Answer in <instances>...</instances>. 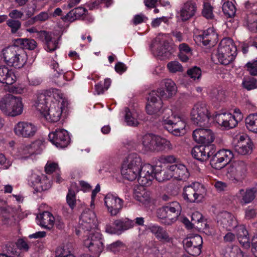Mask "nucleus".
<instances>
[{
    "instance_id": "f257e3e1",
    "label": "nucleus",
    "mask_w": 257,
    "mask_h": 257,
    "mask_svg": "<svg viewBox=\"0 0 257 257\" xmlns=\"http://www.w3.org/2000/svg\"><path fill=\"white\" fill-rule=\"evenodd\" d=\"M2 57L8 66L17 68H22L27 61L25 52L14 43L13 45L3 49Z\"/></svg>"
},
{
    "instance_id": "f03ea898",
    "label": "nucleus",
    "mask_w": 257,
    "mask_h": 257,
    "mask_svg": "<svg viewBox=\"0 0 257 257\" xmlns=\"http://www.w3.org/2000/svg\"><path fill=\"white\" fill-rule=\"evenodd\" d=\"M162 118V125L169 133L176 136L184 135L186 123L181 120L180 116L173 113L170 109L166 108Z\"/></svg>"
},
{
    "instance_id": "7ed1b4c3",
    "label": "nucleus",
    "mask_w": 257,
    "mask_h": 257,
    "mask_svg": "<svg viewBox=\"0 0 257 257\" xmlns=\"http://www.w3.org/2000/svg\"><path fill=\"white\" fill-rule=\"evenodd\" d=\"M0 109L9 116L15 117L21 114L23 111L22 98L10 94L6 95L0 100Z\"/></svg>"
},
{
    "instance_id": "20e7f679",
    "label": "nucleus",
    "mask_w": 257,
    "mask_h": 257,
    "mask_svg": "<svg viewBox=\"0 0 257 257\" xmlns=\"http://www.w3.org/2000/svg\"><path fill=\"white\" fill-rule=\"evenodd\" d=\"M236 52V47L232 40L225 38L220 42L216 56L219 63L226 65L234 59L237 54Z\"/></svg>"
},
{
    "instance_id": "39448f33",
    "label": "nucleus",
    "mask_w": 257,
    "mask_h": 257,
    "mask_svg": "<svg viewBox=\"0 0 257 257\" xmlns=\"http://www.w3.org/2000/svg\"><path fill=\"white\" fill-rule=\"evenodd\" d=\"M181 206L177 201L166 204L157 211V216L160 219H165V224H172L177 218L181 212Z\"/></svg>"
},
{
    "instance_id": "423d86ee",
    "label": "nucleus",
    "mask_w": 257,
    "mask_h": 257,
    "mask_svg": "<svg viewBox=\"0 0 257 257\" xmlns=\"http://www.w3.org/2000/svg\"><path fill=\"white\" fill-rule=\"evenodd\" d=\"M183 198L190 203L202 202L206 195V189L203 185L195 182L183 189Z\"/></svg>"
},
{
    "instance_id": "0eeeda50",
    "label": "nucleus",
    "mask_w": 257,
    "mask_h": 257,
    "mask_svg": "<svg viewBox=\"0 0 257 257\" xmlns=\"http://www.w3.org/2000/svg\"><path fill=\"white\" fill-rule=\"evenodd\" d=\"M247 173V164L243 161H237L227 169L226 176L233 183L241 182Z\"/></svg>"
},
{
    "instance_id": "6e6552de",
    "label": "nucleus",
    "mask_w": 257,
    "mask_h": 257,
    "mask_svg": "<svg viewBox=\"0 0 257 257\" xmlns=\"http://www.w3.org/2000/svg\"><path fill=\"white\" fill-rule=\"evenodd\" d=\"M191 117L194 124L200 126L207 124L209 115L206 104L201 102L196 104L192 109Z\"/></svg>"
},
{
    "instance_id": "1a4fd4ad",
    "label": "nucleus",
    "mask_w": 257,
    "mask_h": 257,
    "mask_svg": "<svg viewBox=\"0 0 257 257\" xmlns=\"http://www.w3.org/2000/svg\"><path fill=\"white\" fill-rule=\"evenodd\" d=\"M236 117L230 113H222L216 114L214 116V120L221 126L226 130L232 128L236 126L239 120L242 118V114L239 112L237 113Z\"/></svg>"
},
{
    "instance_id": "9d476101",
    "label": "nucleus",
    "mask_w": 257,
    "mask_h": 257,
    "mask_svg": "<svg viewBox=\"0 0 257 257\" xmlns=\"http://www.w3.org/2000/svg\"><path fill=\"white\" fill-rule=\"evenodd\" d=\"M134 221L127 218H121L114 221L112 225H106L105 231L110 234L119 235L134 226Z\"/></svg>"
},
{
    "instance_id": "9b49d317",
    "label": "nucleus",
    "mask_w": 257,
    "mask_h": 257,
    "mask_svg": "<svg viewBox=\"0 0 257 257\" xmlns=\"http://www.w3.org/2000/svg\"><path fill=\"white\" fill-rule=\"evenodd\" d=\"M233 157V154L230 150H220L213 155L210 165L212 168L220 170L229 163Z\"/></svg>"
},
{
    "instance_id": "f8f14e48",
    "label": "nucleus",
    "mask_w": 257,
    "mask_h": 257,
    "mask_svg": "<svg viewBox=\"0 0 257 257\" xmlns=\"http://www.w3.org/2000/svg\"><path fill=\"white\" fill-rule=\"evenodd\" d=\"M50 142L57 148H64L70 143V137L68 132L64 128H56L49 134Z\"/></svg>"
},
{
    "instance_id": "ddd939ff",
    "label": "nucleus",
    "mask_w": 257,
    "mask_h": 257,
    "mask_svg": "<svg viewBox=\"0 0 257 257\" xmlns=\"http://www.w3.org/2000/svg\"><path fill=\"white\" fill-rule=\"evenodd\" d=\"M161 97L156 92V91H152L148 97V103L146 106V111L150 115H160L163 112L165 113V109L162 110L163 102Z\"/></svg>"
},
{
    "instance_id": "4468645a",
    "label": "nucleus",
    "mask_w": 257,
    "mask_h": 257,
    "mask_svg": "<svg viewBox=\"0 0 257 257\" xmlns=\"http://www.w3.org/2000/svg\"><path fill=\"white\" fill-rule=\"evenodd\" d=\"M101 235L98 232H87L84 239V245L93 254H99L103 250V243L100 240Z\"/></svg>"
},
{
    "instance_id": "2eb2a0df",
    "label": "nucleus",
    "mask_w": 257,
    "mask_h": 257,
    "mask_svg": "<svg viewBox=\"0 0 257 257\" xmlns=\"http://www.w3.org/2000/svg\"><path fill=\"white\" fill-rule=\"evenodd\" d=\"M96 215L95 213L89 209H85L81 213L79 221V230L85 231H91V229L95 226Z\"/></svg>"
},
{
    "instance_id": "dca6fc26",
    "label": "nucleus",
    "mask_w": 257,
    "mask_h": 257,
    "mask_svg": "<svg viewBox=\"0 0 257 257\" xmlns=\"http://www.w3.org/2000/svg\"><path fill=\"white\" fill-rule=\"evenodd\" d=\"M15 134L18 137L31 138L37 131V127L32 123L28 121H19L13 129Z\"/></svg>"
},
{
    "instance_id": "f3484780",
    "label": "nucleus",
    "mask_w": 257,
    "mask_h": 257,
    "mask_svg": "<svg viewBox=\"0 0 257 257\" xmlns=\"http://www.w3.org/2000/svg\"><path fill=\"white\" fill-rule=\"evenodd\" d=\"M183 246L186 251L192 256H197L201 253L203 243L202 238L199 235H196L183 240Z\"/></svg>"
},
{
    "instance_id": "a211bd4d",
    "label": "nucleus",
    "mask_w": 257,
    "mask_h": 257,
    "mask_svg": "<svg viewBox=\"0 0 257 257\" xmlns=\"http://www.w3.org/2000/svg\"><path fill=\"white\" fill-rule=\"evenodd\" d=\"M104 201L108 212L112 216L116 215L120 211L123 206V200L110 193H108L105 196Z\"/></svg>"
},
{
    "instance_id": "6ab92c4d",
    "label": "nucleus",
    "mask_w": 257,
    "mask_h": 257,
    "mask_svg": "<svg viewBox=\"0 0 257 257\" xmlns=\"http://www.w3.org/2000/svg\"><path fill=\"white\" fill-rule=\"evenodd\" d=\"M155 167L150 164L143 165L139 171L138 178L139 183L142 186H148L155 178Z\"/></svg>"
},
{
    "instance_id": "aec40b11",
    "label": "nucleus",
    "mask_w": 257,
    "mask_h": 257,
    "mask_svg": "<svg viewBox=\"0 0 257 257\" xmlns=\"http://www.w3.org/2000/svg\"><path fill=\"white\" fill-rule=\"evenodd\" d=\"M215 152L214 145H203L194 147L192 151V156L201 162L206 161Z\"/></svg>"
},
{
    "instance_id": "412c9836",
    "label": "nucleus",
    "mask_w": 257,
    "mask_h": 257,
    "mask_svg": "<svg viewBox=\"0 0 257 257\" xmlns=\"http://www.w3.org/2000/svg\"><path fill=\"white\" fill-rule=\"evenodd\" d=\"M62 105V103L53 102L50 104L46 111L41 113L48 121L51 122H57L60 120L63 111Z\"/></svg>"
},
{
    "instance_id": "4be33fe9",
    "label": "nucleus",
    "mask_w": 257,
    "mask_h": 257,
    "mask_svg": "<svg viewBox=\"0 0 257 257\" xmlns=\"http://www.w3.org/2000/svg\"><path fill=\"white\" fill-rule=\"evenodd\" d=\"M38 38L44 43V48L48 52H52L58 47V40L53 37L52 33L46 31H40Z\"/></svg>"
},
{
    "instance_id": "5701e85b",
    "label": "nucleus",
    "mask_w": 257,
    "mask_h": 257,
    "mask_svg": "<svg viewBox=\"0 0 257 257\" xmlns=\"http://www.w3.org/2000/svg\"><path fill=\"white\" fill-rule=\"evenodd\" d=\"M192 137L196 142L204 145H211L214 139L212 132L204 128L196 129L193 132Z\"/></svg>"
},
{
    "instance_id": "b1692460",
    "label": "nucleus",
    "mask_w": 257,
    "mask_h": 257,
    "mask_svg": "<svg viewBox=\"0 0 257 257\" xmlns=\"http://www.w3.org/2000/svg\"><path fill=\"white\" fill-rule=\"evenodd\" d=\"M197 11V5L193 1H188L185 3L181 8L179 17L183 22L189 20L195 16Z\"/></svg>"
},
{
    "instance_id": "393cba45",
    "label": "nucleus",
    "mask_w": 257,
    "mask_h": 257,
    "mask_svg": "<svg viewBox=\"0 0 257 257\" xmlns=\"http://www.w3.org/2000/svg\"><path fill=\"white\" fill-rule=\"evenodd\" d=\"M218 223L227 230L237 227V222L234 216L227 211L221 212L218 217Z\"/></svg>"
},
{
    "instance_id": "a878e982",
    "label": "nucleus",
    "mask_w": 257,
    "mask_h": 257,
    "mask_svg": "<svg viewBox=\"0 0 257 257\" xmlns=\"http://www.w3.org/2000/svg\"><path fill=\"white\" fill-rule=\"evenodd\" d=\"M162 85H164L166 91L162 88L158 89L156 91L160 97L167 98L176 94L177 87L175 83L171 79H164L162 81Z\"/></svg>"
},
{
    "instance_id": "bb28decb",
    "label": "nucleus",
    "mask_w": 257,
    "mask_h": 257,
    "mask_svg": "<svg viewBox=\"0 0 257 257\" xmlns=\"http://www.w3.org/2000/svg\"><path fill=\"white\" fill-rule=\"evenodd\" d=\"M37 219L40 226L48 230L53 228L55 221V217L49 211L40 213L37 215Z\"/></svg>"
},
{
    "instance_id": "cd10ccee",
    "label": "nucleus",
    "mask_w": 257,
    "mask_h": 257,
    "mask_svg": "<svg viewBox=\"0 0 257 257\" xmlns=\"http://www.w3.org/2000/svg\"><path fill=\"white\" fill-rule=\"evenodd\" d=\"M257 194V188H252L244 190L241 189L236 193V197L239 200L240 203L243 205L251 202L255 198Z\"/></svg>"
},
{
    "instance_id": "c85d7f7f",
    "label": "nucleus",
    "mask_w": 257,
    "mask_h": 257,
    "mask_svg": "<svg viewBox=\"0 0 257 257\" xmlns=\"http://www.w3.org/2000/svg\"><path fill=\"white\" fill-rule=\"evenodd\" d=\"M173 177L178 180H186L190 176V173L186 167L182 164L170 165Z\"/></svg>"
},
{
    "instance_id": "c756f323",
    "label": "nucleus",
    "mask_w": 257,
    "mask_h": 257,
    "mask_svg": "<svg viewBox=\"0 0 257 257\" xmlns=\"http://www.w3.org/2000/svg\"><path fill=\"white\" fill-rule=\"evenodd\" d=\"M156 136L153 134H146L142 139V150L144 153L155 152Z\"/></svg>"
},
{
    "instance_id": "7c9ffc66",
    "label": "nucleus",
    "mask_w": 257,
    "mask_h": 257,
    "mask_svg": "<svg viewBox=\"0 0 257 257\" xmlns=\"http://www.w3.org/2000/svg\"><path fill=\"white\" fill-rule=\"evenodd\" d=\"M148 229L160 241L169 242L171 238L166 230L163 227L156 224L150 225Z\"/></svg>"
},
{
    "instance_id": "2f4dec72",
    "label": "nucleus",
    "mask_w": 257,
    "mask_h": 257,
    "mask_svg": "<svg viewBox=\"0 0 257 257\" xmlns=\"http://www.w3.org/2000/svg\"><path fill=\"white\" fill-rule=\"evenodd\" d=\"M16 81V76L11 70L5 65L0 66V82L12 85Z\"/></svg>"
},
{
    "instance_id": "473e14b6",
    "label": "nucleus",
    "mask_w": 257,
    "mask_h": 257,
    "mask_svg": "<svg viewBox=\"0 0 257 257\" xmlns=\"http://www.w3.org/2000/svg\"><path fill=\"white\" fill-rule=\"evenodd\" d=\"M217 35L214 32L213 28H210L203 32L202 34L198 36V39L203 45L207 46L212 42V44L216 42Z\"/></svg>"
},
{
    "instance_id": "72a5a7b5",
    "label": "nucleus",
    "mask_w": 257,
    "mask_h": 257,
    "mask_svg": "<svg viewBox=\"0 0 257 257\" xmlns=\"http://www.w3.org/2000/svg\"><path fill=\"white\" fill-rule=\"evenodd\" d=\"M49 93L48 91H45L38 94L35 106L37 109L41 113H43L47 110L48 108L47 104L50 98Z\"/></svg>"
},
{
    "instance_id": "f704fd0d",
    "label": "nucleus",
    "mask_w": 257,
    "mask_h": 257,
    "mask_svg": "<svg viewBox=\"0 0 257 257\" xmlns=\"http://www.w3.org/2000/svg\"><path fill=\"white\" fill-rule=\"evenodd\" d=\"M236 231V236L239 242L245 248L250 246V242L248 231L243 225H237L235 227Z\"/></svg>"
},
{
    "instance_id": "c9c22d12",
    "label": "nucleus",
    "mask_w": 257,
    "mask_h": 257,
    "mask_svg": "<svg viewBox=\"0 0 257 257\" xmlns=\"http://www.w3.org/2000/svg\"><path fill=\"white\" fill-rule=\"evenodd\" d=\"M123 165L132 168L140 170L142 167V159L140 156L136 153H131L128 155L124 161Z\"/></svg>"
},
{
    "instance_id": "e433bc0d",
    "label": "nucleus",
    "mask_w": 257,
    "mask_h": 257,
    "mask_svg": "<svg viewBox=\"0 0 257 257\" xmlns=\"http://www.w3.org/2000/svg\"><path fill=\"white\" fill-rule=\"evenodd\" d=\"M173 149V145L170 141L159 136H156L155 152L170 151Z\"/></svg>"
},
{
    "instance_id": "4c0bfd02",
    "label": "nucleus",
    "mask_w": 257,
    "mask_h": 257,
    "mask_svg": "<svg viewBox=\"0 0 257 257\" xmlns=\"http://www.w3.org/2000/svg\"><path fill=\"white\" fill-rule=\"evenodd\" d=\"M155 171V178L159 182L168 180L173 177L170 165L163 170L160 167H156Z\"/></svg>"
},
{
    "instance_id": "58836bf2",
    "label": "nucleus",
    "mask_w": 257,
    "mask_h": 257,
    "mask_svg": "<svg viewBox=\"0 0 257 257\" xmlns=\"http://www.w3.org/2000/svg\"><path fill=\"white\" fill-rule=\"evenodd\" d=\"M14 44L23 50L24 49L34 50L37 47V42L31 39L18 38L15 40Z\"/></svg>"
},
{
    "instance_id": "ea45409f",
    "label": "nucleus",
    "mask_w": 257,
    "mask_h": 257,
    "mask_svg": "<svg viewBox=\"0 0 257 257\" xmlns=\"http://www.w3.org/2000/svg\"><path fill=\"white\" fill-rule=\"evenodd\" d=\"M140 171V170L136 169L135 168H132L122 165L121 174L123 178L133 181L138 179Z\"/></svg>"
},
{
    "instance_id": "a19ab883",
    "label": "nucleus",
    "mask_w": 257,
    "mask_h": 257,
    "mask_svg": "<svg viewBox=\"0 0 257 257\" xmlns=\"http://www.w3.org/2000/svg\"><path fill=\"white\" fill-rule=\"evenodd\" d=\"M77 189L75 185H72L68 189V192L66 196V202L71 209V212L76 207L77 203L76 193Z\"/></svg>"
},
{
    "instance_id": "79ce46f5",
    "label": "nucleus",
    "mask_w": 257,
    "mask_h": 257,
    "mask_svg": "<svg viewBox=\"0 0 257 257\" xmlns=\"http://www.w3.org/2000/svg\"><path fill=\"white\" fill-rule=\"evenodd\" d=\"M246 142L242 144L237 143L234 147V151L241 155L250 154L252 150V143L249 139H247Z\"/></svg>"
},
{
    "instance_id": "37998d69",
    "label": "nucleus",
    "mask_w": 257,
    "mask_h": 257,
    "mask_svg": "<svg viewBox=\"0 0 257 257\" xmlns=\"http://www.w3.org/2000/svg\"><path fill=\"white\" fill-rule=\"evenodd\" d=\"M73 247L71 243L68 242L57 248L56 251V257H68L74 255L72 253Z\"/></svg>"
},
{
    "instance_id": "c03bdc74",
    "label": "nucleus",
    "mask_w": 257,
    "mask_h": 257,
    "mask_svg": "<svg viewBox=\"0 0 257 257\" xmlns=\"http://www.w3.org/2000/svg\"><path fill=\"white\" fill-rule=\"evenodd\" d=\"M245 122L249 131L257 134V113L249 114L246 117Z\"/></svg>"
},
{
    "instance_id": "a18cd8bd",
    "label": "nucleus",
    "mask_w": 257,
    "mask_h": 257,
    "mask_svg": "<svg viewBox=\"0 0 257 257\" xmlns=\"http://www.w3.org/2000/svg\"><path fill=\"white\" fill-rule=\"evenodd\" d=\"M41 145L40 141H35L31 144L25 145L23 147V154L25 155H32L39 153Z\"/></svg>"
},
{
    "instance_id": "49530a36",
    "label": "nucleus",
    "mask_w": 257,
    "mask_h": 257,
    "mask_svg": "<svg viewBox=\"0 0 257 257\" xmlns=\"http://www.w3.org/2000/svg\"><path fill=\"white\" fill-rule=\"evenodd\" d=\"M5 255L7 257H21L20 251L14 242H9L6 245Z\"/></svg>"
},
{
    "instance_id": "de8ad7c7",
    "label": "nucleus",
    "mask_w": 257,
    "mask_h": 257,
    "mask_svg": "<svg viewBox=\"0 0 257 257\" xmlns=\"http://www.w3.org/2000/svg\"><path fill=\"white\" fill-rule=\"evenodd\" d=\"M245 19L248 29L253 32H257V14H249Z\"/></svg>"
},
{
    "instance_id": "09e8293b",
    "label": "nucleus",
    "mask_w": 257,
    "mask_h": 257,
    "mask_svg": "<svg viewBox=\"0 0 257 257\" xmlns=\"http://www.w3.org/2000/svg\"><path fill=\"white\" fill-rule=\"evenodd\" d=\"M35 191L41 192L51 187V183L46 176L42 175L40 181L36 184Z\"/></svg>"
},
{
    "instance_id": "8fccbe9b",
    "label": "nucleus",
    "mask_w": 257,
    "mask_h": 257,
    "mask_svg": "<svg viewBox=\"0 0 257 257\" xmlns=\"http://www.w3.org/2000/svg\"><path fill=\"white\" fill-rule=\"evenodd\" d=\"M87 11V10L85 8L82 7H79L70 11L69 13H68L67 16L68 18H70L71 20H74L78 19L83 16Z\"/></svg>"
},
{
    "instance_id": "3c124183",
    "label": "nucleus",
    "mask_w": 257,
    "mask_h": 257,
    "mask_svg": "<svg viewBox=\"0 0 257 257\" xmlns=\"http://www.w3.org/2000/svg\"><path fill=\"white\" fill-rule=\"evenodd\" d=\"M222 9L224 14L228 17L234 16L236 12L234 5L232 2L229 1L224 3L222 6Z\"/></svg>"
},
{
    "instance_id": "603ef678",
    "label": "nucleus",
    "mask_w": 257,
    "mask_h": 257,
    "mask_svg": "<svg viewBox=\"0 0 257 257\" xmlns=\"http://www.w3.org/2000/svg\"><path fill=\"white\" fill-rule=\"evenodd\" d=\"M224 257H243V254L238 246H234L226 249Z\"/></svg>"
},
{
    "instance_id": "864d4df0",
    "label": "nucleus",
    "mask_w": 257,
    "mask_h": 257,
    "mask_svg": "<svg viewBox=\"0 0 257 257\" xmlns=\"http://www.w3.org/2000/svg\"><path fill=\"white\" fill-rule=\"evenodd\" d=\"M125 121L127 124L130 126H136L138 125L139 122L135 117V114L131 112L128 108L125 107Z\"/></svg>"
},
{
    "instance_id": "5fc2aeb1",
    "label": "nucleus",
    "mask_w": 257,
    "mask_h": 257,
    "mask_svg": "<svg viewBox=\"0 0 257 257\" xmlns=\"http://www.w3.org/2000/svg\"><path fill=\"white\" fill-rule=\"evenodd\" d=\"M224 92L221 89L214 88L210 92V97L213 101H221L224 98Z\"/></svg>"
},
{
    "instance_id": "6e6d98bb",
    "label": "nucleus",
    "mask_w": 257,
    "mask_h": 257,
    "mask_svg": "<svg viewBox=\"0 0 257 257\" xmlns=\"http://www.w3.org/2000/svg\"><path fill=\"white\" fill-rule=\"evenodd\" d=\"M242 87L248 91L257 88V79L253 77L244 79L242 82Z\"/></svg>"
},
{
    "instance_id": "4d7b16f0",
    "label": "nucleus",
    "mask_w": 257,
    "mask_h": 257,
    "mask_svg": "<svg viewBox=\"0 0 257 257\" xmlns=\"http://www.w3.org/2000/svg\"><path fill=\"white\" fill-rule=\"evenodd\" d=\"M202 14L207 19H212L214 18L213 7L208 3H204Z\"/></svg>"
},
{
    "instance_id": "13d9d810",
    "label": "nucleus",
    "mask_w": 257,
    "mask_h": 257,
    "mask_svg": "<svg viewBox=\"0 0 257 257\" xmlns=\"http://www.w3.org/2000/svg\"><path fill=\"white\" fill-rule=\"evenodd\" d=\"M245 67L250 75L257 76V59L248 62Z\"/></svg>"
},
{
    "instance_id": "bf43d9fd",
    "label": "nucleus",
    "mask_w": 257,
    "mask_h": 257,
    "mask_svg": "<svg viewBox=\"0 0 257 257\" xmlns=\"http://www.w3.org/2000/svg\"><path fill=\"white\" fill-rule=\"evenodd\" d=\"M7 24L11 28L12 34L16 33L21 27V23L19 20L9 19L7 21Z\"/></svg>"
},
{
    "instance_id": "052dcab7",
    "label": "nucleus",
    "mask_w": 257,
    "mask_h": 257,
    "mask_svg": "<svg viewBox=\"0 0 257 257\" xmlns=\"http://www.w3.org/2000/svg\"><path fill=\"white\" fill-rule=\"evenodd\" d=\"M187 74L194 80L199 79L201 76V70L199 67L194 66L187 71Z\"/></svg>"
},
{
    "instance_id": "680f3d73",
    "label": "nucleus",
    "mask_w": 257,
    "mask_h": 257,
    "mask_svg": "<svg viewBox=\"0 0 257 257\" xmlns=\"http://www.w3.org/2000/svg\"><path fill=\"white\" fill-rule=\"evenodd\" d=\"M167 67L169 71L172 73L177 71H182V67L178 61H172L167 64Z\"/></svg>"
},
{
    "instance_id": "e2e57ef3",
    "label": "nucleus",
    "mask_w": 257,
    "mask_h": 257,
    "mask_svg": "<svg viewBox=\"0 0 257 257\" xmlns=\"http://www.w3.org/2000/svg\"><path fill=\"white\" fill-rule=\"evenodd\" d=\"M124 246V243L120 240H117L107 245V248L108 250L116 252L118 251L119 249Z\"/></svg>"
},
{
    "instance_id": "0e129e2a",
    "label": "nucleus",
    "mask_w": 257,
    "mask_h": 257,
    "mask_svg": "<svg viewBox=\"0 0 257 257\" xmlns=\"http://www.w3.org/2000/svg\"><path fill=\"white\" fill-rule=\"evenodd\" d=\"M51 66L52 68L54 69V77L56 78L62 77L63 79H64V72L62 70H60L59 68V65L58 63L53 61L52 63L51 64Z\"/></svg>"
},
{
    "instance_id": "69168bd1",
    "label": "nucleus",
    "mask_w": 257,
    "mask_h": 257,
    "mask_svg": "<svg viewBox=\"0 0 257 257\" xmlns=\"http://www.w3.org/2000/svg\"><path fill=\"white\" fill-rule=\"evenodd\" d=\"M203 220V216L199 212L196 211L193 212L191 216V221L194 225L195 224H199Z\"/></svg>"
},
{
    "instance_id": "338daca9",
    "label": "nucleus",
    "mask_w": 257,
    "mask_h": 257,
    "mask_svg": "<svg viewBox=\"0 0 257 257\" xmlns=\"http://www.w3.org/2000/svg\"><path fill=\"white\" fill-rule=\"evenodd\" d=\"M41 177V176H40L36 174H32L29 178V184L31 186L34 188L35 190V187L36 186V184L40 181Z\"/></svg>"
},
{
    "instance_id": "774afa93",
    "label": "nucleus",
    "mask_w": 257,
    "mask_h": 257,
    "mask_svg": "<svg viewBox=\"0 0 257 257\" xmlns=\"http://www.w3.org/2000/svg\"><path fill=\"white\" fill-rule=\"evenodd\" d=\"M256 210L249 206L245 210V218L247 219H250L255 217Z\"/></svg>"
}]
</instances>
